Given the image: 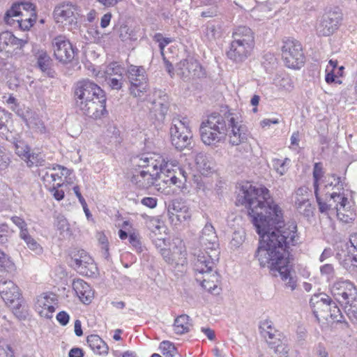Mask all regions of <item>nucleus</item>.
<instances>
[{"label":"nucleus","instance_id":"f257e3e1","mask_svg":"<svg viewBox=\"0 0 357 357\" xmlns=\"http://www.w3.org/2000/svg\"><path fill=\"white\" fill-rule=\"evenodd\" d=\"M247 208L261 238L258 249L261 265L268 264L271 271L279 273L286 287L294 290L297 279L289 250L301 243L297 225L283 224L282 211L264 186L250 185L247 189Z\"/></svg>","mask_w":357,"mask_h":357},{"label":"nucleus","instance_id":"f03ea898","mask_svg":"<svg viewBox=\"0 0 357 357\" xmlns=\"http://www.w3.org/2000/svg\"><path fill=\"white\" fill-rule=\"evenodd\" d=\"M137 165L142 168L135 171L130 178V181L137 188L149 189L155 185L158 178L167 185L161 192L165 195H172L181 192L187 188L186 181L190 174V169L183 167L171 169L175 165L166 161L165 158L155 153H148L142 155L138 160Z\"/></svg>","mask_w":357,"mask_h":357},{"label":"nucleus","instance_id":"7ed1b4c3","mask_svg":"<svg viewBox=\"0 0 357 357\" xmlns=\"http://www.w3.org/2000/svg\"><path fill=\"white\" fill-rule=\"evenodd\" d=\"M75 98L77 107L89 117L100 118L107 112L104 91L89 79H83L76 84Z\"/></svg>","mask_w":357,"mask_h":357},{"label":"nucleus","instance_id":"20e7f679","mask_svg":"<svg viewBox=\"0 0 357 357\" xmlns=\"http://www.w3.org/2000/svg\"><path fill=\"white\" fill-rule=\"evenodd\" d=\"M35 6L30 2L14 3L4 15V22L11 26L29 30L36 22Z\"/></svg>","mask_w":357,"mask_h":357},{"label":"nucleus","instance_id":"39448f33","mask_svg":"<svg viewBox=\"0 0 357 357\" xmlns=\"http://www.w3.org/2000/svg\"><path fill=\"white\" fill-rule=\"evenodd\" d=\"M333 297L344 305L345 312L352 321H357V288L349 280H338L331 289Z\"/></svg>","mask_w":357,"mask_h":357},{"label":"nucleus","instance_id":"423d86ee","mask_svg":"<svg viewBox=\"0 0 357 357\" xmlns=\"http://www.w3.org/2000/svg\"><path fill=\"white\" fill-rule=\"evenodd\" d=\"M201 139L206 145H215L222 142L227 136V125L223 117L212 114L200 126Z\"/></svg>","mask_w":357,"mask_h":357},{"label":"nucleus","instance_id":"0eeeda50","mask_svg":"<svg viewBox=\"0 0 357 357\" xmlns=\"http://www.w3.org/2000/svg\"><path fill=\"white\" fill-rule=\"evenodd\" d=\"M281 57L285 67L295 70L303 67L306 59L302 44L293 38L282 40Z\"/></svg>","mask_w":357,"mask_h":357},{"label":"nucleus","instance_id":"6e6552de","mask_svg":"<svg viewBox=\"0 0 357 357\" xmlns=\"http://www.w3.org/2000/svg\"><path fill=\"white\" fill-rule=\"evenodd\" d=\"M170 134L172 143L177 149L182 150L190 146L192 137L190 121L186 117L174 118Z\"/></svg>","mask_w":357,"mask_h":357},{"label":"nucleus","instance_id":"1a4fd4ad","mask_svg":"<svg viewBox=\"0 0 357 357\" xmlns=\"http://www.w3.org/2000/svg\"><path fill=\"white\" fill-rule=\"evenodd\" d=\"M340 190L338 192H333L330 194V198L335 202V210L337 219L343 223H352L356 216L354 204L349 201L344 193L343 184L340 185Z\"/></svg>","mask_w":357,"mask_h":357},{"label":"nucleus","instance_id":"9d476101","mask_svg":"<svg viewBox=\"0 0 357 357\" xmlns=\"http://www.w3.org/2000/svg\"><path fill=\"white\" fill-rule=\"evenodd\" d=\"M127 75L130 83V93L135 97L142 96L148 89L144 68L142 66L131 65L128 69Z\"/></svg>","mask_w":357,"mask_h":357},{"label":"nucleus","instance_id":"9b49d317","mask_svg":"<svg viewBox=\"0 0 357 357\" xmlns=\"http://www.w3.org/2000/svg\"><path fill=\"white\" fill-rule=\"evenodd\" d=\"M341 265L349 272L357 271V234L351 235L344 248L337 254Z\"/></svg>","mask_w":357,"mask_h":357},{"label":"nucleus","instance_id":"f8f14e48","mask_svg":"<svg viewBox=\"0 0 357 357\" xmlns=\"http://www.w3.org/2000/svg\"><path fill=\"white\" fill-rule=\"evenodd\" d=\"M167 214L170 223L174 227L189 222L192 216L189 206L181 200H174L169 204Z\"/></svg>","mask_w":357,"mask_h":357},{"label":"nucleus","instance_id":"ddd939ff","mask_svg":"<svg viewBox=\"0 0 357 357\" xmlns=\"http://www.w3.org/2000/svg\"><path fill=\"white\" fill-rule=\"evenodd\" d=\"M70 174V171L61 165L53 168L41 169L40 175L45 188L52 189L54 187H61L63 183V176Z\"/></svg>","mask_w":357,"mask_h":357},{"label":"nucleus","instance_id":"4468645a","mask_svg":"<svg viewBox=\"0 0 357 357\" xmlns=\"http://www.w3.org/2000/svg\"><path fill=\"white\" fill-rule=\"evenodd\" d=\"M78 8L71 2H62L55 6L53 17L55 22L63 25H69L76 22Z\"/></svg>","mask_w":357,"mask_h":357},{"label":"nucleus","instance_id":"2eb2a0df","mask_svg":"<svg viewBox=\"0 0 357 357\" xmlns=\"http://www.w3.org/2000/svg\"><path fill=\"white\" fill-rule=\"evenodd\" d=\"M208 250L204 251L199 250L194 260V269L196 275L204 274L211 272L215 264V261L218 259L219 252L218 250Z\"/></svg>","mask_w":357,"mask_h":357},{"label":"nucleus","instance_id":"dca6fc26","mask_svg":"<svg viewBox=\"0 0 357 357\" xmlns=\"http://www.w3.org/2000/svg\"><path fill=\"white\" fill-rule=\"evenodd\" d=\"M227 135L229 143L234 146L241 144L245 139V125L241 117L237 114H232L228 121Z\"/></svg>","mask_w":357,"mask_h":357},{"label":"nucleus","instance_id":"f3484780","mask_svg":"<svg viewBox=\"0 0 357 357\" xmlns=\"http://www.w3.org/2000/svg\"><path fill=\"white\" fill-rule=\"evenodd\" d=\"M52 49L55 58L61 63H69L75 56L72 44L64 36H59L53 39Z\"/></svg>","mask_w":357,"mask_h":357},{"label":"nucleus","instance_id":"a211bd4d","mask_svg":"<svg viewBox=\"0 0 357 357\" xmlns=\"http://www.w3.org/2000/svg\"><path fill=\"white\" fill-rule=\"evenodd\" d=\"M0 294L6 303L14 308L20 306L21 292L19 287L11 280L0 281Z\"/></svg>","mask_w":357,"mask_h":357},{"label":"nucleus","instance_id":"6ab92c4d","mask_svg":"<svg viewBox=\"0 0 357 357\" xmlns=\"http://www.w3.org/2000/svg\"><path fill=\"white\" fill-rule=\"evenodd\" d=\"M176 73L183 79L199 77L204 75L199 62L192 57L181 61L176 66Z\"/></svg>","mask_w":357,"mask_h":357},{"label":"nucleus","instance_id":"aec40b11","mask_svg":"<svg viewBox=\"0 0 357 357\" xmlns=\"http://www.w3.org/2000/svg\"><path fill=\"white\" fill-rule=\"evenodd\" d=\"M161 254L168 263L183 265L186 259L187 252L183 242L177 238L174 241L169 250L162 249Z\"/></svg>","mask_w":357,"mask_h":357},{"label":"nucleus","instance_id":"412c9836","mask_svg":"<svg viewBox=\"0 0 357 357\" xmlns=\"http://www.w3.org/2000/svg\"><path fill=\"white\" fill-rule=\"evenodd\" d=\"M342 14L339 8L326 12L319 25V31L323 36L333 34L339 27Z\"/></svg>","mask_w":357,"mask_h":357},{"label":"nucleus","instance_id":"4be33fe9","mask_svg":"<svg viewBox=\"0 0 357 357\" xmlns=\"http://www.w3.org/2000/svg\"><path fill=\"white\" fill-rule=\"evenodd\" d=\"M310 191L306 187L299 188L294 193V207L304 216L309 217L313 213V207L310 202Z\"/></svg>","mask_w":357,"mask_h":357},{"label":"nucleus","instance_id":"5701e85b","mask_svg":"<svg viewBox=\"0 0 357 357\" xmlns=\"http://www.w3.org/2000/svg\"><path fill=\"white\" fill-rule=\"evenodd\" d=\"M27 43L26 40L15 37L10 31L0 33V51L13 54L16 50H21Z\"/></svg>","mask_w":357,"mask_h":357},{"label":"nucleus","instance_id":"b1692460","mask_svg":"<svg viewBox=\"0 0 357 357\" xmlns=\"http://www.w3.org/2000/svg\"><path fill=\"white\" fill-rule=\"evenodd\" d=\"M331 298L326 294H314L312 296L310 304L312 312L318 321H323Z\"/></svg>","mask_w":357,"mask_h":357},{"label":"nucleus","instance_id":"393cba45","mask_svg":"<svg viewBox=\"0 0 357 357\" xmlns=\"http://www.w3.org/2000/svg\"><path fill=\"white\" fill-rule=\"evenodd\" d=\"M199 243L204 250H218L219 244L213 226L207 223L202 229L199 236Z\"/></svg>","mask_w":357,"mask_h":357},{"label":"nucleus","instance_id":"a878e982","mask_svg":"<svg viewBox=\"0 0 357 357\" xmlns=\"http://www.w3.org/2000/svg\"><path fill=\"white\" fill-rule=\"evenodd\" d=\"M54 305L55 300L54 296L43 294L37 298L35 309L40 317L50 319L52 317L55 310Z\"/></svg>","mask_w":357,"mask_h":357},{"label":"nucleus","instance_id":"bb28decb","mask_svg":"<svg viewBox=\"0 0 357 357\" xmlns=\"http://www.w3.org/2000/svg\"><path fill=\"white\" fill-rule=\"evenodd\" d=\"M324 176L323 165L321 162H316L313 169L314 188L316 199L318 203L319 209L321 213L328 212L331 207L323 202L322 195H319V182Z\"/></svg>","mask_w":357,"mask_h":357},{"label":"nucleus","instance_id":"cd10ccee","mask_svg":"<svg viewBox=\"0 0 357 357\" xmlns=\"http://www.w3.org/2000/svg\"><path fill=\"white\" fill-rule=\"evenodd\" d=\"M73 289L79 298L84 304L90 303L94 296V292L90 285L82 279H75L73 282Z\"/></svg>","mask_w":357,"mask_h":357},{"label":"nucleus","instance_id":"c85d7f7f","mask_svg":"<svg viewBox=\"0 0 357 357\" xmlns=\"http://www.w3.org/2000/svg\"><path fill=\"white\" fill-rule=\"evenodd\" d=\"M244 31V27H241L233 33L234 40L231 44V50L228 52V55L234 60H237L245 52V39L243 38Z\"/></svg>","mask_w":357,"mask_h":357},{"label":"nucleus","instance_id":"c756f323","mask_svg":"<svg viewBox=\"0 0 357 357\" xmlns=\"http://www.w3.org/2000/svg\"><path fill=\"white\" fill-rule=\"evenodd\" d=\"M196 280L208 291L213 294H218L220 276L217 272L211 271L204 274L196 275Z\"/></svg>","mask_w":357,"mask_h":357},{"label":"nucleus","instance_id":"7c9ffc66","mask_svg":"<svg viewBox=\"0 0 357 357\" xmlns=\"http://www.w3.org/2000/svg\"><path fill=\"white\" fill-rule=\"evenodd\" d=\"M15 148L16 154L24 160L29 167L37 165L41 159L38 154L31 153L30 148L23 141H17L15 144Z\"/></svg>","mask_w":357,"mask_h":357},{"label":"nucleus","instance_id":"2f4dec72","mask_svg":"<svg viewBox=\"0 0 357 357\" xmlns=\"http://www.w3.org/2000/svg\"><path fill=\"white\" fill-rule=\"evenodd\" d=\"M20 116L24 120L29 128L33 131L39 133L45 132V127L38 115L29 107L24 112V115Z\"/></svg>","mask_w":357,"mask_h":357},{"label":"nucleus","instance_id":"473e14b6","mask_svg":"<svg viewBox=\"0 0 357 357\" xmlns=\"http://www.w3.org/2000/svg\"><path fill=\"white\" fill-rule=\"evenodd\" d=\"M271 349H273L275 354L280 357H285L288 354L289 349L285 336L281 333H277L274 338L266 341Z\"/></svg>","mask_w":357,"mask_h":357},{"label":"nucleus","instance_id":"72a5a7b5","mask_svg":"<svg viewBox=\"0 0 357 357\" xmlns=\"http://www.w3.org/2000/svg\"><path fill=\"white\" fill-rule=\"evenodd\" d=\"M124 68L117 62L109 64L104 70H93V75L98 78L107 79L109 77H119L123 75Z\"/></svg>","mask_w":357,"mask_h":357},{"label":"nucleus","instance_id":"f704fd0d","mask_svg":"<svg viewBox=\"0 0 357 357\" xmlns=\"http://www.w3.org/2000/svg\"><path fill=\"white\" fill-rule=\"evenodd\" d=\"M196 169L204 176H208L213 172V162L204 153H199L195 158Z\"/></svg>","mask_w":357,"mask_h":357},{"label":"nucleus","instance_id":"c9c22d12","mask_svg":"<svg viewBox=\"0 0 357 357\" xmlns=\"http://www.w3.org/2000/svg\"><path fill=\"white\" fill-rule=\"evenodd\" d=\"M87 343L93 351L99 355H106L108 353L107 344L97 335L87 337Z\"/></svg>","mask_w":357,"mask_h":357},{"label":"nucleus","instance_id":"e433bc0d","mask_svg":"<svg viewBox=\"0 0 357 357\" xmlns=\"http://www.w3.org/2000/svg\"><path fill=\"white\" fill-rule=\"evenodd\" d=\"M20 238L26 245V247L36 255H41L43 252V248L40 244L34 238L29 231V229L22 234H19Z\"/></svg>","mask_w":357,"mask_h":357},{"label":"nucleus","instance_id":"4c0bfd02","mask_svg":"<svg viewBox=\"0 0 357 357\" xmlns=\"http://www.w3.org/2000/svg\"><path fill=\"white\" fill-rule=\"evenodd\" d=\"M191 327L189 317L186 314H182L178 317L174 324V331L176 334H183L188 333Z\"/></svg>","mask_w":357,"mask_h":357},{"label":"nucleus","instance_id":"58836bf2","mask_svg":"<svg viewBox=\"0 0 357 357\" xmlns=\"http://www.w3.org/2000/svg\"><path fill=\"white\" fill-rule=\"evenodd\" d=\"M326 315L324 316L323 321L330 322H340L343 317L340 309L332 300L328 306V310L326 311Z\"/></svg>","mask_w":357,"mask_h":357},{"label":"nucleus","instance_id":"ea45409f","mask_svg":"<svg viewBox=\"0 0 357 357\" xmlns=\"http://www.w3.org/2000/svg\"><path fill=\"white\" fill-rule=\"evenodd\" d=\"M86 257H90L87 252L83 250H79L77 254L74 255L72 260H73V266L77 270V272L82 275H89L88 271H84L83 270L82 264L84 261H86L85 259Z\"/></svg>","mask_w":357,"mask_h":357},{"label":"nucleus","instance_id":"a19ab883","mask_svg":"<svg viewBox=\"0 0 357 357\" xmlns=\"http://www.w3.org/2000/svg\"><path fill=\"white\" fill-rule=\"evenodd\" d=\"M326 184L321 192H319V195H322L323 202L326 203L325 201L330 197V192L326 191L328 188L333 189L334 187L338 185L340 183V178L335 174H332L326 180Z\"/></svg>","mask_w":357,"mask_h":357},{"label":"nucleus","instance_id":"79ce46f5","mask_svg":"<svg viewBox=\"0 0 357 357\" xmlns=\"http://www.w3.org/2000/svg\"><path fill=\"white\" fill-rule=\"evenodd\" d=\"M259 328L261 329V333L266 340L274 338L277 335V333H280L278 331L275 329L273 326L272 322L268 319L261 321Z\"/></svg>","mask_w":357,"mask_h":357},{"label":"nucleus","instance_id":"37998d69","mask_svg":"<svg viewBox=\"0 0 357 357\" xmlns=\"http://www.w3.org/2000/svg\"><path fill=\"white\" fill-rule=\"evenodd\" d=\"M15 269V265L10 257L0 250V270L13 273Z\"/></svg>","mask_w":357,"mask_h":357},{"label":"nucleus","instance_id":"c03bdc74","mask_svg":"<svg viewBox=\"0 0 357 357\" xmlns=\"http://www.w3.org/2000/svg\"><path fill=\"white\" fill-rule=\"evenodd\" d=\"M37 63L43 72L49 73L51 59L45 51L41 50L38 52Z\"/></svg>","mask_w":357,"mask_h":357},{"label":"nucleus","instance_id":"a18cd8bd","mask_svg":"<svg viewBox=\"0 0 357 357\" xmlns=\"http://www.w3.org/2000/svg\"><path fill=\"white\" fill-rule=\"evenodd\" d=\"M146 225L155 234H161L162 231H165L164 224L158 217H149L146 220Z\"/></svg>","mask_w":357,"mask_h":357},{"label":"nucleus","instance_id":"49530a36","mask_svg":"<svg viewBox=\"0 0 357 357\" xmlns=\"http://www.w3.org/2000/svg\"><path fill=\"white\" fill-rule=\"evenodd\" d=\"M273 167L280 176L284 175L288 171L290 159L285 158L284 159L274 158L272 160Z\"/></svg>","mask_w":357,"mask_h":357},{"label":"nucleus","instance_id":"de8ad7c7","mask_svg":"<svg viewBox=\"0 0 357 357\" xmlns=\"http://www.w3.org/2000/svg\"><path fill=\"white\" fill-rule=\"evenodd\" d=\"M11 163V154L4 147L0 148V174L5 173Z\"/></svg>","mask_w":357,"mask_h":357},{"label":"nucleus","instance_id":"09e8293b","mask_svg":"<svg viewBox=\"0 0 357 357\" xmlns=\"http://www.w3.org/2000/svg\"><path fill=\"white\" fill-rule=\"evenodd\" d=\"M55 225L63 237H67L70 235L68 222L63 216H58L56 218Z\"/></svg>","mask_w":357,"mask_h":357},{"label":"nucleus","instance_id":"8fccbe9b","mask_svg":"<svg viewBox=\"0 0 357 357\" xmlns=\"http://www.w3.org/2000/svg\"><path fill=\"white\" fill-rule=\"evenodd\" d=\"M160 349L166 357H175L177 350L173 343L169 341H163L160 344Z\"/></svg>","mask_w":357,"mask_h":357},{"label":"nucleus","instance_id":"3c124183","mask_svg":"<svg viewBox=\"0 0 357 357\" xmlns=\"http://www.w3.org/2000/svg\"><path fill=\"white\" fill-rule=\"evenodd\" d=\"M9 108L16 113L17 116H23L24 112L27 107L24 105L21 106L18 104L17 100L12 96H10L6 100Z\"/></svg>","mask_w":357,"mask_h":357},{"label":"nucleus","instance_id":"603ef678","mask_svg":"<svg viewBox=\"0 0 357 357\" xmlns=\"http://www.w3.org/2000/svg\"><path fill=\"white\" fill-rule=\"evenodd\" d=\"M236 205H244L245 204V186L243 181L238 183L236 187Z\"/></svg>","mask_w":357,"mask_h":357},{"label":"nucleus","instance_id":"864d4df0","mask_svg":"<svg viewBox=\"0 0 357 357\" xmlns=\"http://www.w3.org/2000/svg\"><path fill=\"white\" fill-rule=\"evenodd\" d=\"M96 238L102 250V255L105 258L109 257V243L106 235L103 232H98Z\"/></svg>","mask_w":357,"mask_h":357},{"label":"nucleus","instance_id":"5fc2aeb1","mask_svg":"<svg viewBox=\"0 0 357 357\" xmlns=\"http://www.w3.org/2000/svg\"><path fill=\"white\" fill-rule=\"evenodd\" d=\"M320 272L322 276L326 278L327 280H331L335 277V271L331 264H326L320 267Z\"/></svg>","mask_w":357,"mask_h":357},{"label":"nucleus","instance_id":"6e6d98bb","mask_svg":"<svg viewBox=\"0 0 357 357\" xmlns=\"http://www.w3.org/2000/svg\"><path fill=\"white\" fill-rule=\"evenodd\" d=\"M203 32L207 40H212L216 38V35L218 34V29H216L215 24L211 22H208L205 26Z\"/></svg>","mask_w":357,"mask_h":357},{"label":"nucleus","instance_id":"4d7b16f0","mask_svg":"<svg viewBox=\"0 0 357 357\" xmlns=\"http://www.w3.org/2000/svg\"><path fill=\"white\" fill-rule=\"evenodd\" d=\"M153 39L155 41L158 43L159 47L161 52L162 55H163V52L165 50V47L172 42V39L170 38H164L163 36L161 33H155L153 36Z\"/></svg>","mask_w":357,"mask_h":357},{"label":"nucleus","instance_id":"13d9d810","mask_svg":"<svg viewBox=\"0 0 357 357\" xmlns=\"http://www.w3.org/2000/svg\"><path fill=\"white\" fill-rule=\"evenodd\" d=\"M335 70H330L328 67L326 69L325 81L327 84L337 83L341 84L342 82L338 79L337 74L335 73Z\"/></svg>","mask_w":357,"mask_h":357},{"label":"nucleus","instance_id":"bf43d9fd","mask_svg":"<svg viewBox=\"0 0 357 357\" xmlns=\"http://www.w3.org/2000/svg\"><path fill=\"white\" fill-rule=\"evenodd\" d=\"M112 89L119 90L123 85V75L119 77H109L105 79Z\"/></svg>","mask_w":357,"mask_h":357},{"label":"nucleus","instance_id":"052dcab7","mask_svg":"<svg viewBox=\"0 0 357 357\" xmlns=\"http://www.w3.org/2000/svg\"><path fill=\"white\" fill-rule=\"evenodd\" d=\"M85 259L86 261H84L82 264L83 270L89 272V275L94 274L97 268L94 264L93 259L91 257H86Z\"/></svg>","mask_w":357,"mask_h":357},{"label":"nucleus","instance_id":"680f3d73","mask_svg":"<svg viewBox=\"0 0 357 357\" xmlns=\"http://www.w3.org/2000/svg\"><path fill=\"white\" fill-rule=\"evenodd\" d=\"M10 220L20 229L19 234H22V232L28 230L27 224L23 218L18 216H13Z\"/></svg>","mask_w":357,"mask_h":357},{"label":"nucleus","instance_id":"e2e57ef3","mask_svg":"<svg viewBox=\"0 0 357 357\" xmlns=\"http://www.w3.org/2000/svg\"><path fill=\"white\" fill-rule=\"evenodd\" d=\"M0 357H15L12 348L0 339Z\"/></svg>","mask_w":357,"mask_h":357},{"label":"nucleus","instance_id":"0e129e2a","mask_svg":"<svg viewBox=\"0 0 357 357\" xmlns=\"http://www.w3.org/2000/svg\"><path fill=\"white\" fill-rule=\"evenodd\" d=\"M10 229L7 224L0 222V243H5L8 240Z\"/></svg>","mask_w":357,"mask_h":357},{"label":"nucleus","instance_id":"69168bd1","mask_svg":"<svg viewBox=\"0 0 357 357\" xmlns=\"http://www.w3.org/2000/svg\"><path fill=\"white\" fill-rule=\"evenodd\" d=\"M88 33L91 36V39L93 40L95 43H100L103 35L98 30L96 27L89 28L88 30Z\"/></svg>","mask_w":357,"mask_h":357},{"label":"nucleus","instance_id":"338daca9","mask_svg":"<svg viewBox=\"0 0 357 357\" xmlns=\"http://www.w3.org/2000/svg\"><path fill=\"white\" fill-rule=\"evenodd\" d=\"M141 203L150 208H154L157 206L158 200L155 197H147L142 199Z\"/></svg>","mask_w":357,"mask_h":357},{"label":"nucleus","instance_id":"774afa93","mask_svg":"<svg viewBox=\"0 0 357 357\" xmlns=\"http://www.w3.org/2000/svg\"><path fill=\"white\" fill-rule=\"evenodd\" d=\"M56 320L61 325L66 326L69 322L70 316L66 312L61 311L57 314Z\"/></svg>","mask_w":357,"mask_h":357}]
</instances>
